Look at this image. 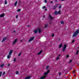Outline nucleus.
I'll use <instances>...</instances> for the list:
<instances>
[{"label":"nucleus","mask_w":79,"mask_h":79,"mask_svg":"<svg viewBox=\"0 0 79 79\" xmlns=\"http://www.w3.org/2000/svg\"><path fill=\"white\" fill-rule=\"evenodd\" d=\"M62 44H61L60 45H59V48H61V47H62Z\"/></svg>","instance_id":"17"},{"label":"nucleus","mask_w":79,"mask_h":79,"mask_svg":"<svg viewBox=\"0 0 79 79\" xmlns=\"http://www.w3.org/2000/svg\"><path fill=\"white\" fill-rule=\"evenodd\" d=\"M48 19H50V21H52V19H55V17H52V16L51 15H49L48 17Z\"/></svg>","instance_id":"2"},{"label":"nucleus","mask_w":79,"mask_h":79,"mask_svg":"<svg viewBox=\"0 0 79 79\" xmlns=\"http://www.w3.org/2000/svg\"><path fill=\"white\" fill-rule=\"evenodd\" d=\"M20 3H21V2H20V1H19V4H20Z\"/></svg>","instance_id":"46"},{"label":"nucleus","mask_w":79,"mask_h":79,"mask_svg":"<svg viewBox=\"0 0 79 79\" xmlns=\"http://www.w3.org/2000/svg\"><path fill=\"white\" fill-rule=\"evenodd\" d=\"M37 32H38V30L37 29H35L34 31V33L35 34H37Z\"/></svg>","instance_id":"9"},{"label":"nucleus","mask_w":79,"mask_h":79,"mask_svg":"<svg viewBox=\"0 0 79 79\" xmlns=\"http://www.w3.org/2000/svg\"><path fill=\"white\" fill-rule=\"evenodd\" d=\"M59 57H58L57 58H56V60H58L59 59Z\"/></svg>","instance_id":"41"},{"label":"nucleus","mask_w":79,"mask_h":79,"mask_svg":"<svg viewBox=\"0 0 79 79\" xmlns=\"http://www.w3.org/2000/svg\"><path fill=\"white\" fill-rule=\"evenodd\" d=\"M76 76V75H74V76Z\"/></svg>","instance_id":"57"},{"label":"nucleus","mask_w":79,"mask_h":79,"mask_svg":"<svg viewBox=\"0 0 79 79\" xmlns=\"http://www.w3.org/2000/svg\"><path fill=\"white\" fill-rule=\"evenodd\" d=\"M72 43H74V40H73L72 41Z\"/></svg>","instance_id":"38"},{"label":"nucleus","mask_w":79,"mask_h":79,"mask_svg":"<svg viewBox=\"0 0 79 79\" xmlns=\"http://www.w3.org/2000/svg\"><path fill=\"white\" fill-rule=\"evenodd\" d=\"M46 73H50V70H48L47 72H46Z\"/></svg>","instance_id":"32"},{"label":"nucleus","mask_w":79,"mask_h":79,"mask_svg":"<svg viewBox=\"0 0 79 79\" xmlns=\"http://www.w3.org/2000/svg\"><path fill=\"white\" fill-rule=\"evenodd\" d=\"M20 11H21V9H19L17 10V11H18V12H19Z\"/></svg>","instance_id":"26"},{"label":"nucleus","mask_w":79,"mask_h":79,"mask_svg":"<svg viewBox=\"0 0 79 79\" xmlns=\"http://www.w3.org/2000/svg\"><path fill=\"white\" fill-rule=\"evenodd\" d=\"M61 8V5H60L59 6L58 8L60 9V8Z\"/></svg>","instance_id":"24"},{"label":"nucleus","mask_w":79,"mask_h":79,"mask_svg":"<svg viewBox=\"0 0 79 79\" xmlns=\"http://www.w3.org/2000/svg\"><path fill=\"white\" fill-rule=\"evenodd\" d=\"M49 24H52V22H50L49 23Z\"/></svg>","instance_id":"44"},{"label":"nucleus","mask_w":79,"mask_h":79,"mask_svg":"<svg viewBox=\"0 0 79 79\" xmlns=\"http://www.w3.org/2000/svg\"><path fill=\"white\" fill-rule=\"evenodd\" d=\"M59 75H61V72H60L59 73Z\"/></svg>","instance_id":"42"},{"label":"nucleus","mask_w":79,"mask_h":79,"mask_svg":"<svg viewBox=\"0 0 79 79\" xmlns=\"http://www.w3.org/2000/svg\"><path fill=\"white\" fill-rule=\"evenodd\" d=\"M47 74H48L47 73V72H45L44 73V74L45 76H47Z\"/></svg>","instance_id":"22"},{"label":"nucleus","mask_w":79,"mask_h":79,"mask_svg":"<svg viewBox=\"0 0 79 79\" xmlns=\"http://www.w3.org/2000/svg\"><path fill=\"white\" fill-rule=\"evenodd\" d=\"M67 47V45L66 44H65L63 48V50H62V52H64V51H65L66 50V48Z\"/></svg>","instance_id":"3"},{"label":"nucleus","mask_w":79,"mask_h":79,"mask_svg":"<svg viewBox=\"0 0 79 79\" xmlns=\"http://www.w3.org/2000/svg\"><path fill=\"white\" fill-rule=\"evenodd\" d=\"M79 34V28L77 29V31H75L73 35V37H76V35H77L78 34Z\"/></svg>","instance_id":"1"},{"label":"nucleus","mask_w":79,"mask_h":79,"mask_svg":"<svg viewBox=\"0 0 79 79\" xmlns=\"http://www.w3.org/2000/svg\"><path fill=\"white\" fill-rule=\"evenodd\" d=\"M10 55H10L9 54V55H8L7 56V58H8V59H10Z\"/></svg>","instance_id":"14"},{"label":"nucleus","mask_w":79,"mask_h":79,"mask_svg":"<svg viewBox=\"0 0 79 79\" xmlns=\"http://www.w3.org/2000/svg\"><path fill=\"white\" fill-rule=\"evenodd\" d=\"M65 0H61V1H64Z\"/></svg>","instance_id":"52"},{"label":"nucleus","mask_w":79,"mask_h":79,"mask_svg":"<svg viewBox=\"0 0 79 79\" xmlns=\"http://www.w3.org/2000/svg\"><path fill=\"white\" fill-rule=\"evenodd\" d=\"M48 27V25L47 24H45V27L47 28V27Z\"/></svg>","instance_id":"20"},{"label":"nucleus","mask_w":79,"mask_h":79,"mask_svg":"<svg viewBox=\"0 0 79 79\" xmlns=\"http://www.w3.org/2000/svg\"><path fill=\"white\" fill-rule=\"evenodd\" d=\"M21 52H20V53H19V55H18V56H20V55H21Z\"/></svg>","instance_id":"33"},{"label":"nucleus","mask_w":79,"mask_h":79,"mask_svg":"<svg viewBox=\"0 0 79 79\" xmlns=\"http://www.w3.org/2000/svg\"><path fill=\"white\" fill-rule=\"evenodd\" d=\"M21 42H22V40H21Z\"/></svg>","instance_id":"56"},{"label":"nucleus","mask_w":79,"mask_h":79,"mask_svg":"<svg viewBox=\"0 0 79 79\" xmlns=\"http://www.w3.org/2000/svg\"><path fill=\"white\" fill-rule=\"evenodd\" d=\"M72 62V60H70L69 62V63H70Z\"/></svg>","instance_id":"37"},{"label":"nucleus","mask_w":79,"mask_h":79,"mask_svg":"<svg viewBox=\"0 0 79 79\" xmlns=\"http://www.w3.org/2000/svg\"><path fill=\"white\" fill-rule=\"evenodd\" d=\"M2 74V72H0V77H1V76Z\"/></svg>","instance_id":"25"},{"label":"nucleus","mask_w":79,"mask_h":79,"mask_svg":"<svg viewBox=\"0 0 79 79\" xmlns=\"http://www.w3.org/2000/svg\"><path fill=\"white\" fill-rule=\"evenodd\" d=\"M52 37H54V36H55V34H53L52 35Z\"/></svg>","instance_id":"35"},{"label":"nucleus","mask_w":79,"mask_h":79,"mask_svg":"<svg viewBox=\"0 0 79 79\" xmlns=\"http://www.w3.org/2000/svg\"><path fill=\"white\" fill-rule=\"evenodd\" d=\"M5 74V72H4L3 73L2 76H4Z\"/></svg>","instance_id":"31"},{"label":"nucleus","mask_w":79,"mask_h":79,"mask_svg":"<svg viewBox=\"0 0 79 79\" xmlns=\"http://www.w3.org/2000/svg\"><path fill=\"white\" fill-rule=\"evenodd\" d=\"M46 77V76H44L43 77H42L40 79H45V78Z\"/></svg>","instance_id":"12"},{"label":"nucleus","mask_w":79,"mask_h":79,"mask_svg":"<svg viewBox=\"0 0 79 79\" xmlns=\"http://www.w3.org/2000/svg\"><path fill=\"white\" fill-rule=\"evenodd\" d=\"M58 4H56L55 6H53V7L52 8L53 10H55V9H56L57 7H58Z\"/></svg>","instance_id":"4"},{"label":"nucleus","mask_w":79,"mask_h":79,"mask_svg":"<svg viewBox=\"0 0 79 79\" xmlns=\"http://www.w3.org/2000/svg\"><path fill=\"white\" fill-rule=\"evenodd\" d=\"M18 3V1H16V2L14 4L15 6H16V5H17V4Z\"/></svg>","instance_id":"16"},{"label":"nucleus","mask_w":79,"mask_h":79,"mask_svg":"<svg viewBox=\"0 0 79 79\" xmlns=\"http://www.w3.org/2000/svg\"><path fill=\"white\" fill-rule=\"evenodd\" d=\"M48 68H49V66H48L46 67V69H48Z\"/></svg>","instance_id":"30"},{"label":"nucleus","mask_w":79,"mask_h":79,"mask_svg":"<svg viewBox=\"0 0 79 79\" xmlns=\"http://www.w3.org/2000/svg\"><path fill=\"white\" fill-rule=\"evenodd\" d=\"M17 39H16L13 42V44H16V42H17Z\"/></svg>","instance_id":"11"},{"label":"nucleus","mask_w":79,"mask_h":79,"mask_svg":"<svg viewBox=\"0 0 79 79\" xmlns=\"http://www.w3.org/2000/svg\"><path fill=\"white\" fill-rule=\"evenodd\" d=\"M59 56H60V55H59Z\"/></svg>","instance_id":"53"},{"label":"nucleus","mask_w":79,"mask_h":79,"mask_svg":"<svg viewBox=\"0 0 79 79\" xmlns=\"http://www.w3.org/2000/svg\"><path fill=\"white\" fill-rule=\"evenodd\" d=\"M8 66H10V64H9L8 65Z\"/></svg>","instance_id":"47"},{"label":"nucleus","mask_w":79,"mask_h":79,"mask_svg":"<svg viewBox=\"0 0 79 79\" xmlns=\"http://www.w3.org/2000/svg\"><path fill=\"white\" fill-rule=\"evenodd\" d=\"M19 74V72L17 71L16 72V74Z\"/></svg>","instance_id":"29"},{"label":"nucleus","mask_w":79,"mask_h":79,"mask_svg":"<svg viewBox=\"0 0 79 79\" xmlns=\"http://www.w3.org/2000/svg\"><path fill=\"white\" fill-rule=\"evenodd\" d=\"M76 72V70H73V73H74Z\"/></svg>","instance_id":"39"},{"label":"nucleus","mask_w":79,"mask_h":79,"mask_svg":"<svg viewBox=\"0 0 79 79\" xmlns=\"http://www.w3.org/2000/svg\"><path fill=\"white\" fill-rule=\"evenodd\" d=\"M5 16V14H2L0 15V18H2V17H4Z\"/></svg>","instance_id":"8"},{"label":"nucleus","mask_w":79,"mask_h":79,"mask_svg":"<svg viewBox=\"0 0 79 79\" xmlns=\"http://www.w3.org/2000/svg\"><path fill=\"white\" fill-rule=\"evenodd\" d=\"M46 8V6H43V7H42L43 9H44V8Z\"/></svg>","instance_id":"27"},{"label":"nucleus","mask_w":79,"mask_h":79,"mask_svg":"<svg viewBox=\"0 0 79 79\" xmlns=\"http://www.w3.org/2000/svg\"><path fill=\"white\" fill-rule=\"evenodd\" d=\"M79 50H77V51L76 53V55H77L78 54V53H79Z\"/></svg>","instance_id":"18"},{"label":"nucleus","mask_w":79,"mask_h":79,"mask_svg":"<svg viewBox=\"0 0 79 79\" xmlns=\"http://www.w3.org/2000/svg\"><path fill=\"white\" fill-rule=\"evenodd\" d=\"M13 53V50H10L9 52V55H11V54Z\"/></svg>","instance_id":"7"},{"label":"nucleus","mask_w":79,"mask_h":79,"mask_svg":"<svg viewBox=\"0 0 79 79\" xmlns=\"http://www.w3.org/2000/svg\"><path fill=\"white\" fill-rule=\"evenodd\" d=\"M5 5H6L7 4V1H6V0H5Z\"/></svg>","instance_id":"21"},{"label":"nucleus","mask_w":79,"mask_h":79,"mask_svg":"<svg viewBox=\"0 0 79 79\" xmlns=\"http://www.w3.org/2000/svg\"><path fill=\"white\" fill-rule=\"evenodd\" d=\"M34 37H32L30 38V39L29 40V41H28L29 42H31L32 40H34Z\"/></svg>","instance_id":"5"},{"label":"nucleus","mask_w":79,"mask_h":79,"mask_svg":"<svg viewBox=\"0 0 79 79\" xmlns=\"http://www.w3.org/2000/svg\"><path fill=\"white\" fill-rule=\"evenodd\" d=\"M69 55H67L66 56V57L67 58H69Z\"/></svg>","instance_id":"34"},{"label":"nucleus","mask_w":79,"mask_h":79,"mask_svg":"<svg viewBox=\"0 0 79 79\" xmlns=\"http://www.w3.org/2000/svg\"><path fill=\"white\" fill-rule=\"evenodd\" d=\"M45 11H47V9L46 8L45 9Z\"/></svg>","instance_id":"45"},{"label":"nucleus","mask_w":79,"mask_h":79,"mask_svg":"<svg viewBox=\"0 0 79 79\" xmlns=\"http://www.w3.org/2000/svg\"><path fill=\"white\" fill-rule=\"evenodd\" d=\"M56 79H60V78H56Z\"/></svg>","instance_id":"54"},{"label":"nucleus","mask_w":79,"mask_h":79,"mask_svg":"<svg viewBox=\"0 0 79 79\" xmlns=\"http://www.w3.org/2000/svg\"><path fill=\"white\" fill-rule=\"evenodd\" d=\"M27 27H29V25H28L27 26Z\"/></svg>","instance_id":"50"},{"label":"nucleus","mask_w":79,"mask_h":79,"mask_svg":"<svg viewBox=\"0 0 79 79\" xmlns=\"http://www.w3.org/2000/svg\"><path fill=\"white\" fill-rule=\"evenodd\" d=\"M61 24H64V22L63 21L61 22Z\"/></svg>","instance_id":"28"},{"label":"nucleus","mask_w":79,"mask_h":79,"mask_svg":"<svg viewBox=\"0 0 79 79\" xmlns=\"http://www.w3.org/2000/svg\"><path fill=\"white\" fill-rule=\"evenodd\" d=\"M51 3H53V1H51Z\"/></svg>","instance_id":"48"},{"label":"nucleus","mask_w":79,"mask_h":79,"mask_svg":"<svg viewBox=\"0 0 79 79\" xmlns=\"http://www.w3.org/2000/svg\"><path fill=\"white\" fill-rule=\"evenodd\" d=\"M57 13L58 14H60L61 13V11L60 10H59Z\"/></svg>","instance_id":"23"},{"label":"nucleus","mask_w":79,"mask_h":79,"mask_svg":"<svg viewBox=\"0 0 79 79\" xmlns=\"http://www.w3.org/2000/svg\"><path fill=\"white\" fill-rule=\"evenodd\" d=\"M54 14L55 15H57L58 14V12L57 11H55L54 12Z\"/></svg>","instance_id":"19"},{"label":"nucleus","mask_w":79,"mask_h":79,"mask_svg":"<svg viewBox=\"0 0 79 79\" xmlns=\"http://www.w3.org/2000/svg\"><path fill=\"white\" fill-rule=\"evenodd\" d=\"M38 31H39V33H40L41 32V29H40V28H38Z\"/></svg>","instance_id":"10"},{"label":"nucleus","mask_w":79,"mask_h":79,"mask_svg":"<svg viewBox=\"0 0 79 79\" xmlns=\"http://www.w3.org/2000/svg\"><path fill=\"white\" fill-rule=\"evenodd\" d=\"M16 59L15 58V59H14V60H13L14 61H16Z\"/></svg>","instance_id":"36"},{"label":"nucleus","mask_w":79,"mask_h":79,"mask_svg":"<svg viewBox=\"0 0 79 79\" xmlns=\"http://www.w3.org/2000/svg\"><path fill=\"white\" fill-rule=\"evenodd\" d=\"M42 52V51H40L39 53H38V55H39L40 54H41Z\"/></svg>","instance_id":"13"},{"label":"nucleus","mask_w":79,"mask_h":79,"mask_svg":"<svg viewBox=\"0 0 79 79\" xmlns=\"http://www.w3.org/2000/svg\"><path fill=\"white\" fill-rule=\"evenodd\" d=\"M16 18L17 19L18 18V15L16 16Z\"/></svg>","instance_id":"43"},{"label":"nucleus","mask_w":79,"mask_h":79,"mask_svg":"<svg viewBox=\"0 0 79 79\" xmlns=\"http://www.w3.org/2000/svg\"><path fill=\"white\" fill-rule=\"evenodd\" d=\"M7 39V37H4L2 40V42H4L5 40H6Z\"/></svg>","instance_id":"6"},{"label":"nucleus","mask_w":79,"mask_h":79,"mask_svg":"<svg viewBox=\"0 0 79 79\" xmlns=\"http://www.w3.org/2000/svg\"><path fill=\"white\" fill-rule=\"evenodd\" d=\"M15 32H16V31H13V32L15 33Z\"/></svg>","instance_id":"49"},{"label":"nucleus","mask_w":79,"mask_h":79,"mask_svg":"<svg viewBox=\"0 0 79 79\" xmlns=\"http://www.w3.org/2000/svg\"><path fill=\"white\" fill-rule=\"evenodd\" d=\"M4 66V64H2L1 66H0V67H1V68H3V66Z\"/></svg>","instance_id":"15"},{"label":"nucleus","mask_w":79,"mask_h":79,"mask_svg":"<svg viewBox=\"0 0 79 79\" xmlns=\"http://www.w3.org/2000/svg\"><path fill=\"white\" fill-rule=\"evenodd\" d=\"M47 0H44L45 3H47Z\"/></svg>","instance_id":"40"},{"label":"nucleus","mask_w":79,"mask_h":79,"mask_svg":"<svg viewBox=\"0 0 79 79\" xmlns=\"http://www.w3.org/2000/svg\"><path fill=\"white\" fill-rule=\"evenodd\" d=\"M78 49L79 48V47L77 48Z\"/></svg>","instance_id":"55"},{"label":"nucleus","mask_w":79,"mask_h":79,"mask_svg":"<svg viewBox=\"0 0 79 79\" xmlns=\"http://www.w3.org/2000/svg\"><path fill=\"white\" fill-rule=\"evenodd\" d=\"M55 2H57V0H55Z\"/></svg>","instance_id":"51"}]
</instances>
